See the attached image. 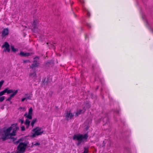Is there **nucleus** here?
I'll use <instances>...</instances> for the list:
<instances>
[{
  "mask_svg": "<svg viewBox=\"0 0 153 153\" xmlns=\"http://www.w3.org/2000/svg\"><path fill=\"white\" fill-rule=\"evenodd\" d=\"M39 59L38 57H36L34 58V60L33 61V63L32 65L30 66V68H31L32 69H34L35 67H37L38 65V61L36 60V59Z\"/></svg>",
  "mask_w": 153,
  "mask_h": 153,
  "instance_id": "obj_9",
  "label": "nucleus"
},
{
  "mask_svg": "<svg viewBox=\"0 0 153 153\" xmlns=\"http://www.w3.org/2000/svg\"><path fill=\"white\" fill-rule=\"evenodd\" d=\"M19 128L17 126V124H15L12 125L10 127L6 129L4 128L3 130L4 135L11 137L16 135V131Z\"/></svg>",
  "mask_w": 153,
  "mask_h": 153,
  "instance_id": "obj_1",
  "label": "nucleus"
},
{
  "mask_svg": "<svg viewBox=\"0 0 153 153\" xmlns=\"http://www.w3.org/2000/svg\"><path fill=\"white\" fill-rule=\"evenodd\" d=\"M11 98L10 97H9L8 98H7V99L6 100L7 101H10V100H11Z\"/></svg>",
  "mask_w": 153,
  "mask_h": 153,
  "instance_id": "obj_28",
  "label": "nucleus"
},
{
  "mask_svg": "<svg viewBox=\"0 0 153 153\" xmlns=\"http://www.w3.org/2000/svg\"><path fill=\"white\" fill-rule=\"evenodd\" d=\"M84 150L83 152L82 153H88V149L87 148H86L85 147L84 148Z\"/></svg>",
  "mask_w": 153,
  "mask_h": 153,
  "instance_id": "obj_21",
  "label": "nucleus"
},
{
  "mask_svg": "<svg viewBox=\"0 0 153 153\" xmlns=\"http://www.w3.org/2000/svg\"><path fill=\"white\" fill-rule=\"evenodd\" d=\"M20 109H25V108L24 107H20Z\"/></svg>",
  "mask_w": 153,
  "mask_h": 153,
  "instance_id": "obj_34",
  "label": "nucleus"
},
{
  "mask_svg": "<svg viewBox=\"0 0 153 153\" xmlns=\"http://www.w3.org/2000/svg\"><path fill=\"white\" fill-rule=\"evenodd\" d=\"M33 131L34 132V133L31 136L32 137H34L36 136L41 135L43 133V131L42 130V128L39 127L33 129Z\"/></svg>",
  "mask_w": 153,
  "mask_h": 153,
  "instance_id": "obj_5",
  "label": "nucleus"
},
{
  "mask_svg": "<svg viewBox=\"0 0 153 153\" xmlns=\"http://www.w3.org/2000/svg\"><path fill=\"white\" fill-rule=\"evenodd\" d=\"M11 137L8 135L6 136V135H4V136H3L2 137V139L4 141L6 140L7 139L10 138Z\"/></svg>",
  "mask_w": 153,
  "mask_h": 153,
  "instance_id": "obj_14",
  "label": "nucleus"
},
{
  "mask_svg": "<svg viewBox=\"0 0 153 153\" xmlns=\"http://www.w3.org/2000/svg\"><path fill=\"white\" fill-rule=\"evenodd\" d=\"M85 110H84L83 111V112H85Z\"/></svg>",
  "mask_w": 153,
  "mask_h": 153,
  "instance_id": "obj_36",
  "label": "nucleus"
},
{
  "mask_svg": "<svg viewBox=\"0 0 153 153\" xmlns=\"http://www.w3.org/2000/svg\"><path fill=\"white\" fill-rule=\"evenodd\" d=\"M38 22V20L36 19L34 20L33 24V28H35L36 27V25Z\"/></svg>",
  "mask_w": 153,
  "mask_h": 153,
  "instance_id": "obj_12",
  "label": "nucleus"
},
{
  "mask_svg": "<svg viewBox=\"0 0 153 153\" xmlns=\"http://www.w3.org/2000/svg\"><path fill=\"white\" fill-rule=\"evenodd\" d=\"M27 146V144L24 143H19L18 146V153H23L25 151Z\"/></svg>",
  "mask_w": 153,
  "mask_h": 153,
  "instance_id": "obj_6",
  "label": "nucleus"
},
{
  "mask_svg": "<svg viewBox=\"0 0 153 153\" xmlns=\"http://www.w3.org/2000/svg\"><path fill=\"white\" fill-rule=\"evenodd\" d=\"M36 119H33L31 123V125L32 126V127H33L34 126V123L36 122Z\"/></svg>",
  "mask_w": 153,
  "mask_h": 153,
  "instance_id": "obj_16",
  "label": "nucleus"
},
{
  "mask_svg": "<svg viewBox=\"0 0 153 153\" xmlns=\"http://www.w3.org/2000/svg\"><path fill=\"white\" fill-rule=\"evenodd\" d=\"M5 99L4 96H2L0 97V102H2Z\"/></svg>",
  "mask_w": 153,
  "mask_h": 153,
  "instance_id": "obj_22",
  "label": "nucleus"
},
{
  "mask_svg": "<svg viewBox=\"0 0 153 153\" xmlns=\"http://www.w3.org/2000/svg\"><path fill=\"white\" fill-rule=\"evenodd\" d=\"M25 53H24L23 52H20L19 54L22 56H25Z\"/></svg>",
  "mask_w": 153,
  "mask_h": 153,
  "instance_id": "obj_23",
  "label": "nucleus"
},
{
  "mask_svg": "<svg viewBox=\"0 0 153 153\" xmlns=\"http://www.w3.org/2000/svg\"><path fill=\"white\" fill-rule=\"evenodd\" d=\"M28 62H29V61L28 60H26L23 61V63H25Z\"/></svg>",
  "mask_w": 153,
  "mask_h": 153,
  "instance_id": "obj_27",
  "label": "nucleus"
},
{
  "mask_svg": "<svg viewBox=\"0 0 153 153\" xmlns=\"http://www.w3.org/2000/svg\"><path fill=\"white\" fill-rule=\"evenodd\" d=\"M2 48H4V51L6 52L7 51L8 52L10 51V45L7 42H5L4 44L2 45Z\"/></svg>",
  "mask_w": 153,
  "mask_h": 153,
  "instance_id": "obj_8",
  "label": "nucleus"
},
{
  "mask_svg": "<svg viewBox=\"0 0 153 153\" xmlns=\"http://www.w3.org/2000/svg\"><path fill=\"white\" fill-rule=\"evenodd\" d=\"M25 100H26V98H25V97L22 98V100H21V101H22V102H23V101H24Z\"/></svg>",
  "mask_w": 153,
  "mask_h": 153,
  "instance_id": "obj_30",
  "label": "nucleus"
},
{
  "mask_svg": "<svg viewBox=\"0 0 153 153\" xmlns=\"http://www.w3.org/2000/svg\"><path fill=\"white\" fill-rule=\"evenodd\" d=\"M108 119V118L107 117H105L104 118H102V120L104 122H105L106 123L108 121L107 120Z\"/></svg>",
  "mask_w": 153,
  "mask_h": 153,
  "instance_id": "obj_20",
  "label": "nucleus"
},
{
  "mask_svg": "<svg viewBox=\"0 0 153 153\" xmlns=\"http://www.w3.org/2000/svg\"><path fill=\"white\" fill-rule=\"evenodd\" d=\"M83 9L84 11H86L87 12V16H90V14L89 13V12L88 11V10L84 7H83Z\"/></svg>",
  "mask_w": 153,
  "mask_h": 153,
  "instance_id": "obj_19",
  "label": "nucleus"
},
{
  "mask_svg": "<svg viewBox=\"0 0 153 153\" xmlns=\"http://www.w3.org/2000/svg\"><path fill=\"white\" fill-rule=\"evenodd\" d=\"M82 111H83L81 110H79L77 111L75 113V116L76 117L78 116L79 115L81 114Z\"/></svg>",
  "mask_w": 153,
  "mask_h": 153,
  "instance_id": "obj_13",
  "label": "nucleus"
},
{
  "mask_svg": "<svg viewBox=\"0 0 153 153\" xmlns=\"http://www.w3.org/2000/svg\"><path fill=\"white\" fill-rule=\"evenodd\" d=\"M21 128L22 131H24L25 130V128L24 126H22Z\"/></svg>",
  "mask_w": 153,
  "mask_h": 153,
  "instance_id": "obj_24",
  "label": "nucleus"
},
{
  "mask_svg": "<svg viewBox=\"0 0 153 153\" xmlns=\"http://www.w3.org/2000/svg\"><path fill=\"white\" fill-rule=\"evenodd\" d=\"M88 129V128H87L86 129Z\"/></svg>",
  "mask_w": 153,
  "mask_h": 153,
  "instance_id": "obj_37",
  "label": "nucleus"
},
{
  "mask_svg": "<svg viewBox=\"0 0 153 153\" xmlns=\"http://www.w3.org/2000/svg\"><path fill=\"white\" fill-rule=\"evenodd\" d=\"M29 76L32 79H35L36 76L35 71H34L33 73H30L29 74Z\"/></svg>",
  "mask_w": 153,
  "mask_h": 153,
  "instance_id": "obj_11",
  "label": "nucleus"
},
{
  "mask_svg": "<svg viewBox=\"0 0 153 153\" xmlns=\"http://www.w3.org/2000/svg\"><path fill=\"white\" fill-rule=\"evenodd\" d=\"M32 108H30L29 110L28 114L26 112L24 115V116L27 118L25 123L27 128H28L30 125V121L29 120H31L32 119Z\"/></svg>",
  "mask_w": 153,
  "mask_h": 153,
  "instance_id": "obj_3",
  "label": "nucleus"
},
{
  "mask_svg": "<svg viewBox=\"0 0 153 153\" xmlns=\"http://www.w3.org/2000/svg\"><path fill=\"white\" fill-rule=\"evenodd\" d=\"M87 25L88 27H91V26H90V25L89 24H87Z\"/></svg>",
  "mask_w": 153,
  "mask_h": 153,
  "instance_id": "obj_32",
  "label": "nucleus"
},
{
  "mask_svg": "<svg viewBox=\"0 0 153 153\" xmlns=\"http://www.w3.org/2000/svg\"><path fill=\"white\" fill-rule=\"evenodd\" d=\"M88 137L87 134H75L73 137L74 140H76L78 141L77 145H79L82 141L86 140Z\"/></svg>",
  "mask_w": 153,
  "mask_h": 153,
  "instance_id": "obj_2",
  "label": "nucleus"
},
{
  "mask_svg": "<svg viewBox=\"0 0 153 153\" xmlns=\"http://www.w3.org/2000/svg\"><path fill=\"white\" fill-rule=\"evenodd\" d=\"M30 54L29 53H25V56H28L30 55Z\"/></svg>",
  "mask_w": 153,
  "mask_h": 153,
  "instance_id": "obj_26",
  "label": "nucleus"
},
{
  "mask_svg": "<svg viewBox=\"0 0 153 153\" xmlns=\"http://www.w3.org/2000/svg\"><path fill=\"white\" fill-rule=\"evenodd\" d=\"M7 153H10L9 152H7Z\"/></svg>",
  "mask_w": 153,
  "mask_h": 153,
  "instance_id": "obj_38",
  "label": "nucleus"
},
{
  "mask_svg": "<svg viewBox=\"0 0 153 153\" xmlns=\"http://www.w3.org/2000/svg\"><path fill=\"white\" fill-rule=\"evenodd\" d=\"M74 116V114L71 113L70 111H66L65 114V119L67 120L71 119Z\"/></svg>",
  "mask_w": 153,
  "mask_h": 153,
  "instance_id": "obj_7",
  "label": "nucleus"
},
{
  "mask_svg": "<svg viewBox=\"0 0 153 153\" xmlns=\"http://www.w3.org/2000/svg\"><path fill=\"white\" fill-rule=\"evenodd\" d=\"M9 33L8 30L7 28L4 29L3 30L2 33V36L4 37L6 36Z\"/></svg>",
  "mask_w": 153,
  "mask_h": 153,
  "instance_id": "obj_10",
  "label": "nucleus"
},
{
  "mask_svg": "<svg viewBox=\"0 0 153 153\" xmlns=\"http://www.w3.org/2000/svg\"><path fill=\"white\" fill-rule=\"evenodd\" d=\"M40 145V143H36L33 144L34 146H39Z\"/></svg>",
  "mask_w": 153,
  "mask_h": 153,
  "instance_id": "obj_25",
  "label": "nucleus"
},
{
  "mask_svg": "<svg viewBox=\"0 0 153 153\" xmlns=\"http://www.w3.org/2000/svg\"><path fill=\"white\" fill-rule=\"evenodd\" d=\"M20 121H21V124H22L23 123V120H20Z\"/></svg>",
  "mask_w": 153,
  "mask_h": 153,
  "instance_id": "obj_33",
  "label": "nucleus"
},
{
  "mask_svg": "<svg viewBox=\"0 0 153 153\" xmlns=\"http://www.w3.org/2000/svg\"><path fill=\"white\" fill-rule=\"evenodd\" d=\"M4 81L3 80L0 81V90L1 88L4 83ZM13 92V90L12 89H9L8 88H5L4 90L0 92V97L4 95L5 93L7 94H9Z\"/></svg>",
  "mask_w": 153,
  "mask_h": 153,
  "instance_id": "obj_4",
  "label": "nucleus"
},
{
  "mask_svg": "<svg viewBox=\"0 0 153 153\" xmlns=\"http://www.w3.org/2000/svg\"><path fill=\"white\" fill-rule=\"evenodd\" d=\"M25 95L26 96V97H25L26 98V100H30L31 98L32 97V95H30L29 96H28V94H25Z\"/></svg>",
  "mask_w": 153,
  "mask_h": 153,
  "instance_id": "obj_18",
  "label": "nucleus"
},
{
  "mask_svg": "<svg viewBox=\"0 0 153 153\" xmlns=\"http://www.w3.org/2000/svg\"><path fill=\"white\" fill-rule=\"evenodd\" d=\"M20 140H21L19 139V140H18V141H17L16 142V143L17 144H18L19 143V142L20 141Z\"/></svg>",
  "mask_w": 153,
  "mask_h": 153,
  "instance_id": "obj_31",
  "label": "nucleus"
},
{
  "mask_svg": "<svg viewBox=\"0 0 153 153\" xmlns=\"http://www.w3.org/2000/svg\"><path fill=\"white\" fill-rule=\"evenodd\" d=\"M11 48L12 50V51L13 52H15L16 51H18V49H15L14 46L13 45H11Z\"/></svg>",
  "mask_w": 153,
  "mask_h": 153,
  "instance_id": "obj_17",
  "label": "nucleus"
},
{
  "mask_svg": "<svg viewBox=\"0 0 153 153\" xmlns=\"http://www.w3.org/2000/svg\"><path fill=\"white\" fill-rule=\"evenodd\" d=\"M117 112L118 113H119V111H117Z\"/></svg>",
  "mask_w": 153,
  "mask_h": 153,
  "instance_id": "obj_35",
  "label": "nucleus"
},
{
  "mask_svg": "<svg viewBox=\"0 0 153 153\" xmlns=\"http://www.w3.org/2000/svg\"><path fill=\"white\" fill-rule=\"evenodd\" d=\"M80 2L82 3H84V0H79Z\"/></svg>",
  "mask_w": 153,
  "mask_h": 153,
  "instance_id": "obj_29",
  "label": "nucleus"
},
{
  "mask_svg": "<svg viewBox=\"0 0 153 153\" xmlns=\"http://www.w3.org/2000/svg\"><path fill=\"white\" fill-rule=\"evenodd\" d=\"M17 92H18V90H16L14 92L13 91V93L10 95V97H11L12 98L15 95H16V94L17 93Z\"/></svg>",
  "mask_w": 153,
  "mask_h": 153,
  "instance_id": "obj_15",
  "label": "nucleus"
}]
</instances>
